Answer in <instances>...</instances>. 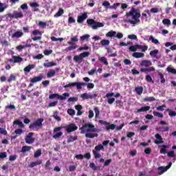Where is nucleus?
<instances>
[{
	"instance_id": "0eeeda50",
	"label": "nucleus",
	"mask_w": 176,
	"mask_h": 176,
	"mask_svg": "<svg viewBox=\"0 0 176 176\" xmlns=\"http://www.w3.org/2000/svg\"><path fill=\"white\" fill-rule=\"evenodd\" d=\"M43 118H38L30 125L29 129H32V130H39V129L43 126Z\"/></svg>"
},
{
	"instance_id": "5fc2aeb1",
	"label": "nucleus",
	"mask_w": 176,
	"mask_h": 176,
	"mask_svg": "<svg viewBox=\"0 0 176 176\" xmlns=\"http://www.w3.org/2000/svg\"><path fill=\"white\" fill-rule=\"evenodd\" d=\"M111 162L112 159L106 160L103 165V167H108V166H109V164H111Z\"/></svg>"
},
{
	"instance_id": "e433bc0d",
	"label": "nucleus",
	"mask_w": 176,
	"mask_h": 176,
	"mask_svg": "<svg viewBox=\"0 0 176 176\" xmlns=\"http://www.w3.org/2000/svg\"><path fill=\"white\" fill-rule=\"evenodd\" d=\"M64 14V9L60 8L57 13L54 15V17H60V16H63Z\"/></svg>"
},
{
	"instance_id": "864d4df0",
	"label": "nucleus",
	"mask_w": 176,
	"mask_h": 176,
	"mask_svg": "<svg viewBox=\"0 0 176 176\" xmlns=\"http://www.w3.org/2000/svg\"><path fill=\"white\" fill-rule=\"evenodd\" d=\"M89 38H90V36L89 34H85L80 36V41H82V42H85V41H87Z\"/></svg>"
},
{
	"instance_id": "412c9836",
	"label": "nucleus",
	"mask_w": 176,
	"mask_h": 176,
	"mask_svg": "<svg viewBox=\"0 0 176 176\" xmlns=\"http://www.w3.org/2000/svg\"><path fill=\"white\" fill-rule=\"evenodd\" d=\"M34 68H35V65H29L23 69V71L26 74H30L31 69H34Z\"/></svg>"
},
{
	"instance_id": "f3484780",
	"label": "nucleus",
	"mask_w": 176,
	"mask_h": 176,
	"mask_svg": "<svg viewBox=\"0 0 176 176\" xmlns=\"http://www.w3.org/2000/svg\"><path fill=\"white\" fill-rule=\"evenodd\" d=\"M155 137L157 140L154 141V144H156L157 145H159L160 144H163V142H164L163 138H162L160 134L156 133L155 135Z\"/></svg>"
},
{
	"instance_id": "f8f14e48",
	"label": "nucleus",
	"mask_w": 176,
	"mask_h": 176,
	"mask_svg": "<svg viewBox=\"0 0 176 176\" xmlns=\"http://www.w3.org/2000/svg\"><path fill=\"white\" fill-rule=\"evenodd\" d=\"M171 166H173V162H169L168 164L164 167V166H160L157 168L158 170V175H162V174H164L167 170H168Z\"/></svg>"
},
{
	"instance_id": "69168bd1",
	"label": "nucleus",
	"mask_w": 176,
	"mask_h": 176,
	"mask_svg": "<svg viewBox=\"0 0 176 176\" xmlns=\"http://www.w3.org/2000/svg\"><path fill=\"white\" fill-rule=\"evenodd\" d=\"M146 80L150 83H153V79H152V77L150 75L146 76Z\"/></svg>"
},
{
	"instance_id": "c756f323",
	"label": "nucleus",
	"mask_w": 176,
	"mask_h": 176,
	"mask_svg": "<svg viewBox=\"0 0 176 176\" xmlns=\"http://www.w3.org/2000/svg\"><path fill=\"white\" fill-rule=\"evenodd\" d=\"M135 91L138 96H141L144 91V87H136L135 88Z\"/></svg>"
},
{
	"instance_id": "7ed1b4c3",
	"label": "nucleus",
	"mask_w": 176,
	"mask_h": 176,
	"mask_svg": "<svg viewBox=\"0 0 176 176\" xmlns=\"http://www.w3.org/2000/svg\"><path fill=\"white\" fill-rule=\"evenodd\" d=\"M140 67H144V68L140 69V72H144V74H149V72H155V67H151L152 61L150 60H142L140 64Z\"/></svg>"
},
{
	"instance_id": "4468645a",
	"label": "nucleus",
	"mask_w": 176,
	"mask_h": 176,
	"mask_svg": "<svg viewBox=\"0 0 176 176\" xmlns=\"http://www.w3.org/2000/svg\"><path fill=\"white\" fill-rule=\"evenodd\" d=\"M8 17H10V19H23L24 14L21 12H14L13 14H8Z\"/></svg>"
},
{
	"instance_id": "dca6fc26",
	"label": "nucleus",
	"mask_w": 176,
	"mask_h": 176,
	"mask_svg": "<svg viewBox=\"0 0 176 176\" xmlns=\"http://www.w3.org/2000/svg\"><path fill=\"white\" fill-rule=\"evenodd\" d=\"M86 19H87V13L84 12L83 14L78 16L77 23H78L79 24H82V23H83V21H85Z\"/></svg>"
},
{
	"instance_id": "bf43d9fd",
	"label": "nucleus",
	"mask_w": 176,
	"mask_h": 176,
	"mask_svg": "<svg viewBox=\"0 0 176 176\" xmlns=\"http://www.w3.org/2000/svg\"><path fill=\"white\" fill-rule=\"evenodd\" d=\"M120 6V3H116L113 6H109V9H115V10H116L118 8V6Z\"/></svg>"
},
{
	"instance_id": "338daca9",
	"label": "nucleus",
	"mask_w": 176,
	"mask_h": 176,
	"mask_svg": "<svg viewBox=\"0 0 176 176\" xmlns=\"http://www.w3.org/2000/svg\"><path fill=\"white\" fill-rule=\"evenodd\" d=\"M102 6H104L106 9H108L109 8V6H111V3H109V1H104L102 3Z\"/></svg>"
},
{
	"instance_id": "e2e57ef3",
	"label": "nucleus",
	"mask_w": 176,
	"mask_h": 176,
	"mask_svg": "<svg viewBox=\"0 0 176 176\" xmlns=\"http://www.w3.org/2000/svg\"><path fill=\"white\" fill-rule=\"evenodd\" d=\"M32 35H42V32L39 31V30H34L33 32H32Z\"/></svg>"
},
{
	"instance_id": "bb28decb",
	"label": "nucleus",
	"mask_w": 176,
	"mask_h": 176,
	"mask_svg": "<svg viewBox=\"0 0 176 176\" xmlns=\"http://www.w3.org/2000/svg\"><path fill=\"white\" fill-rule=\"evenodd\" d=\"M78 140V135H69L67 138V142L68 144L71 143V142H74V141H76Z\"/></svg>"
},
{
	"instance_id": "774afa93",
	"label": "nucleus",
	"mask_w": 176,
	"mask_h": 176,
	"mask_svg": "<svg viewBox=\"0 0 176 176\" xmlns=\"http://www.w3.org/2000/svg\"><path fill=\"white\" fill-rule=\"evenodd\" d=\"M89 167H90V168H92L94 171H96V170H97V166H96V164H94V162L90 163Z\"/></svg>"
},
{
	"instance_id": "c03bdc74",
	"label": "nucleus",
	"mask_w": 176,
	"mask_h": 176,
	"mask_svg": "<svg viewBox=\"0 0 176 176\" xmlns=\"http://www.w3.org/2000/svg\"><path fill=\"white\" fill-rule=\"evenodd\" d=\"M51 41H52V42H57L58 41L60 42H63V41H64V38H56L55 36H52Z\"/></svg>"
},
{
	"instance_id": "20e7f679",
	"label": "nucleus",
	"mask_w": 176,
	"mask_h": 176,
	"mask_svg": "<svg viewBox=\"0 0 176 176\" xmlns=\"http://www.w3.org/2000/svg\"><path fill=\"white\" fill-rule=\"evenodd\" d=\"M76 87L77 90H82V86H87V89H94V84L91 82L86 83V82H71L68 85H65L63 87L65 89H68V87Z\"/></svg>"
},
{
	"instance_id": "c85d7f7f",
	"label": "nucleus",
	"mask_w": 176,
	"mask_h": 176,
	"mask_svg": "<svg viewBox=\"0 0 176 176\" xmlns=\"http://www.w3.org/2000/svg\"><path fill=\"white\" fill-rule=\"evenodd\" d=\"M42 163V160H38L36 162H32L29 164L30 168H33L35 166H39Z\"/></svg>"
},
{
	"instance_id": "052dcab7",
	"label": "nucleus",
	"mask_w": 176,
	"mask_h": 176,
	"mask_svg": "<svg viewBox=\"0 0 176 176\" xmlns=\"http://www.w3.org/2000/svg\"><path fill=\"white\" fill-rule=\"evenodd\" d=\"M67 101H68V102H76V101H78V98L70 97Z\"/></svg>"
},
{
	"instance_id": "79ce46f5",
	"label": "nucleus",
	"mask_w": 176,
	"mask_h": 176,
	"mask_svg": "<svg viewBox=\"0 0 176 176\" xmlns=\"http://www.w3.org/2000/svg\"><path fill=\"white\" fill-rule=\"evenodd\" d=\"M53 118H54V119H56V120H58V122H60V120H61V118H60V116H58V111H54Z\"/></svg>"
},
{
	"instance_id": "1a4fd4ad",
	"label": "nucleus",
	"mask_w": 176,
	"mask_h": 176,
	"mask_svg": "<svg viewBox=\"0 0 176 176\" xmlns=\"http://www.w3.org/2000/svg\"><path fill=\"white\" fill-rule=\"evenodd\" d=\"M67 97H69V93L65 92L63 94V96L59 95L58 94H52L49 96L50 100L57 98L58 100H60V101L67 100Z\"/></svg>"
},
{
	"instance_id": "4be33fe9",
	"label": "nucleus",
	"mask_w": 176,
	"mask_h": 176,
	"mask_svg": "<svg viewBox=\"0 0 176 176\" xmlns=\"http://www.w3.org/2000/svg\"><path fill=\"white\" fill-rule=\"evenodd\" d=\"M42 79H43V76L34 77L30 80V83H36V82H41Z\"/></svg>"
},
{
	"instance_id": "cd10ccee",
	"label": "nucleus",
	"mask_w": 176,
	"mask_h": 176,
	"mask_svg": "<svg viewBox=\"0 0 176 176\" xmlns=\"http://www.w3.org/2000/svg\"><path fill=\"white\" fill-rule=\"evenodd\" d=\"M151 109V106H144L137 110V112L140 113V112H146Z\"/></svg>"
},
{
	"instance_id": "473e14b6",
	"label": "nucleus",
	"mask_w": 176,
	"mask_h": 176,
	"mask_svg": "<svg viewBox=\"0 0 176 176\" xmlns=\"http://www.w3.org/2000/svg\"><path fill=\"white\" fill-rule=\"evenodd\" d=\"M7 8H9L8 5H5L2 3H0V13L5 12V9H7Z\"/></svg>"
},
{
	"instance_id": "3c124183",
	"label": "nucleus",
	"mask_w": 176,
	"mask_h": 176,
	"mask_svg": "<svg viewBox=\"0 0 176 176\" xmlns=\"http://www.w3.org/2000/svg\"><path fill=\"white\" fill-rule=\"evenodd\" d=\"M42 155V150L38 149L35 153H34V157L38 158L39 156Z\"/></svg>"
},
{
	"instance_id": "ea45409f",
	"label": "nucleus",
	"mask_w": 176,
	"mask_h": 176,
	"mask_svg": "<svg viewBox=\"0 0 176 176\" xmlns=\"http://www.w3.org/2000/svg\"><path fill=\"white\" fill-rule=\"evenodd\" d=\"M167 148H168V146L162 145L160 150V153H163L164 155H166V153H167Z\"/></svg>"
},
{
	"instance_id": "7c9ffc66",
	"label": "nucleus",
	"mask_w": 176,
	"mask_h": 176,
	"mask_svg": "<svg viewBox=\"0 0 176 176\" xmlns=\"http://www.w3.org/2000/svg\"><path fill=\"white\" fill-rule=\"evenodd\" d=\"M116 127V125L109 122V124L106 125V130L107 131H109L110 130H115Z\"/></svg>"
},
{
	"instance_id": "de8ad7c7",
	"label": "nucleus",
	"mask_w": 176,
	"mask_h": 176,
	"mask_svg": "<svg viewBox=\"0 0 176 176\" xmlns=\"http://www.w3.org/2000/svg\"><path fill=\"white\" fill-rule=\"evenodd\" d=\"M153 115H154V116H157V118H164V116L163 113L157 111H153Z\"/></svg>"
},
{
	"instance_id": "f257e3e1",
	"label": "nucleus",
	"mask_w": 176,
	"mask_h": 176,
	"mask_svg": "<svg viewBox=\"0 0 176 176\" xmlns=\"http://www.w3.org/2000/svg\"><path fill=\"white\" fill-rule=\"evenodd\" d=\"M80 134H85V137L87 138H94V137H98V133H97L98 130L96 126L90 123L87 122L80 128Z\"/></svg>"
},
{
	"instance_id": "aec40b11",
	"label": "nucleus",
	"mask_w": 176,
	"mask_h": 176,
	"mask_svg": "<svg viewBox=\"0 0 176 176\" xmlns=\"http://www.w3.org/2000/svg\"><path fill=\"white\" fill-rule=\"evenodd\" d=\"M157 131H162V133L169 131L170 128L168 126H158L155 129Z\"/></svg>"
},
{
	"instance_id": "72a5a7b5",
	"label": "nucleus",
	"mask_w": 176,
	"mask_h": 176,
	"mask_svg": "<svg viewBox=\"0 0 176 176\" xmlns=\"http://www.w3.org/2000/svg\"><path fill=\"white\" fill-rule=\"evenodd\" d=\"M32 148V146H24L22 147L21 148V152H23V153L25 152H28L30 151H31V149Z\"/></svg>"
},
{
	"instance_id": "a878e982",
	"label": "nucleus",
	"mask_w": 176,
	"mask_h": 176,
	"mask_svg": "<svg viewBox=\"0 0 176 176\" xmlns=\"http://www.w3.org/2000/svg\"><path fill=\"white\" fill-rule=\"evenodd\" d=\"M133 57L135 58H142V57H144L145 54L142 52H134L132 54Z\"/></svg>"
},
{
	"instance_id": "9d476101",
	"label": "nucleus",
	"mask_w": 176,
	"mask_h": 176,
	"mask_svg": "<svg viewBox=\"0 0 176 176\" xmlns=\"http://www.w3.org/2000/svg\"><path fill=\"white\" fill-rule=\"evenodd\" d=\"M87 23L88 25H92L93 30H97L98 28H100V27H103L104 23H100V22H96L94 19H87Z\"/></svg>"
},
{
	"instance_id": "37998d69",
	"label": "nucleus",
	"mask_w": 176,
	"mask_h": 176,
	"mask_svg": "<svg viewBox=\"0 0 176 176\" xmlns=\"http://www.w3.org/2000/svg\"><path fill=\"white\" fill-rule=\"evenodd\" d=\"M116 36V32L110 31L108 33H107L106 36H108L109 38H112L113 36Z\"/></svg>"
},
{
	"instance_id": "2eb2a0df",
	"label": "nucleus",
	"mask_w": 176,
	"mask_h": 176,
	"mask_svg": "<svg viewBox=\"0 0 176 176\" xmlns=\"http://www.w3.org/2000/svg\"><path fill=\"white\" fill-rule=\"evenodd\" d=\"M8 61H9V63L20 64V63L23 61V58L20 56H12V58L8 59Z\"/></svg>"
},
{
	"instance_id": "58836bf2",
	"label": "nucleus",
	"mask_w": 176,
	"mask_h": 176,
	"mask_svg": "<svg viewBox=\"0 0 176 176\" xmlns=\"http://www.w3.org/2000/svg\"><path fill=\"white\" fill-rule=\"evenodd\" d=\"M144 101L148 102H152V101H156V98L153 96H150L147 98H144Z\"/></svg>"
},
{
	"instance_id": "f704fd0d",
	"label": "nucleus",
	"mask_w": 176,
	"mask_h": 176,
	"mask_svg": "<svg viewBox=\"0 0 176 176\" xmlns=\"http://www.w3.org/2000/svg\"><path fill=\"white\" fill-rule=\"evenodd\" d=\"M51 164L52 163L50 160L47 161L45 166V170H48L49 171H50V170H53V168L50 166Z\"/></svg>"
},
{
	"instance_id": "09e8293b",
	"label": "nucleus",
	"mask_w": 176,
	"mask_h": 176,
	"mask_svg": "<svg viewBox=\"0 0 176 176\" xmlns=\"http://www.w3.org/2000/svg\"><path fill=\"white\" fill-rule=\"evenodd\" d=\"M14 124H17L18 126H20V127H24V124H23V122L16 120L14 121Z\"/></svg>"
},
{
	"instance_id": "49530a36",
	"label": "nucleus",
	"mask_w": 176,
	"mask_h": 176,
	"mask_svg": "<svg viewBox=\"0 0 176 176\" xmlns=\"http://www.w3.org/2000/svg\"><path fill=\"white\" fill-rule=\"evenodd\" d=\"M159 53V50H154L153 51L150 52V56L151 57H156L157 54Z\"/></svg>"
},
{
	"instance_id": "39448f33",
	"label": "nucleus",
	"mask_w": 176,
	"mask_h": 176,
	"mask_svg": "<svg viewBox=\"0 0 176 176\" xmlns=\"http://www.w3.org/2000/svg\"><path fill=\"white\" fill-rule=\"evenodd\" d=\"M63 129H65L67 133H72L78 130V126H76L75 123H71L67 126H61L59 127H56L54 129V133H58V131H60V130H63Z\"/></svg>"
},
{
	"instance_id": "6e6552de",
	"label": "nucleus",
	"mask_w": 176,
	"mask_h": 176,
	"mask_svg": "<svg viewBox=\"0 0 176 176\" xmlns=\"http://www.w3.org/2000/svg\"><path fill=\"white\" fill-rule=\"evenodd\" d=\"M89 56H90V52H82L79 55L74 56L73 60L75 61V63H78V64H80V63L83 61V58H85V57H89Z\"/></svg>"
},
{
	"instance_id": "c9c22d12",
	"label": "nucleus",
	"mask_w": 176,
	"mask_h": 176,
	"mask_svg": "<svg viewBox=\"0 0 176 176\" xmlns=\"http://www.w3.org/2000/svg\"><path fill=\"white\" fill-rule=\"evenodd\" d=\"M162 23L164 25H167L168 27H169V25H171V21H170V19H164L162 20Z\"/></svg>"
},
{
	"instance_id": "680f3d73",
	"label": "nucleus",
	"mask_w": 176,
	"mask_h": 176,
	"mask_svg": "<svg viewBox=\"0 0 176 176\" xmlns=\"http://www.w3.org/2000/svg\"><path fill=\"white\" fill-rule=\"evenodd\" d=\"M67 113L69 115H70V116H74L75 115L76 112H75V110H74L72 109H69L67 110Z\"/></svg>"
},
{
	"instance_id": "a19ab883",
	"label": "nucleus",
	"mask_w": 176,
	"mask_h": 176,
	"mask_svg": "<svg viewBox=\"0 0 176 176\" xmlns=\"http://www.w3.org/2000/svg\"><path fill=\"white\" fill-rule=\"evenodd\" d=\"M166 71L168 72L170 74H173L174 75H175L176 74V69L171 67H168L166 68Z\"/></svg>"
},
{
	"instance_id": "6ab92c4d",
	"label": "nucleus",
	"mask_w": 176,
	"mask_h": 176,
	"mask_svg": "<svg viewBox=\"0 0 176 176\" xmlns=\"http://www.w3.org/2000/svg\"><path fill=\"white\" fill-rule=\"evenodd\" d=\"M58 71H60V68H56L55 70H50L47 74V78L54 76V75H56V72H58Z\"/></svg>"
},
{
	"instance_id": "a18cd8bd",
	"label": "nucleus",
	"mask_w": 176,
	"mask_h": 176,
	"mask_svg": "<svg viewBox=\"0 0 176 176\" xmlns=\"http://www.w3.org/2000/svg\"><path fill=\"white\" fill-rule=\"evenodd\" d=\"M100 43L101 45H102V46H108V45H109L111 42L109 41V40L103 39L100 41Z\"/></svg>"
},
{
	"instance_id": "b1692460",
	"label": "nucleus",
	"mask_w": 176,
	"mask_h": 176,
	"mask_svg": "<svg viewBox=\"0 0 176 176\" xmlns=\"http://www.w3.org/2000/svg\"><path fill=\"white\" fill-rule=\"evenodd\" d=\"M30 8H34V12H39V3L37 2H33L30 3Z\"/></svg>"
},
{
	"instance_id": "603ef678",
	"label": "nucleus",
	"mask_w": 176,
	"mask_h": 176,
	"mask_svg": "<svg viewBox=\"0 0 176 176\" xmlns=\"http://www.w3.org/2000/svg\"><path fill=\"white\" fill-rule=\"evenodd\" d=\"M92 153L95 159H100V157H101V154H100L98 151H92Z\"/></svg>"
},
{
	"instance_id": "6e6d98bb",
	"label": "nucleus",
	"mask_w": 176,
	"mask_h": 176,
	"mask_svg": "<svg viewBox=\"0 0 176 176\" xmlns=\"http://www.w3.org/2000/svg\"><path fill=\"white\" fill-rule=\"evenodd\" d=\"M14 80H16V76H14V74H10V78L8 80V82L10 83V82H13Z\"/></svg>"
},
{
	"instance_id": "423d86ee",
	"label": "nucleus",
	"mask_w": 176,
	"mask_h": 176,
	"mask_svg": "<svg viewBox=\"0 0 176 176\" xmlns=\"http://www.w3.org/2000/svg\"><path fill=\"white\" fill-rule=\"evenodd\" d=\"M79 39H78V36H75L74 37L71 38V41H68V45H71V46L67 47L66 48L67 52H71V50H75V49H77L78 45H75V43H78Z\"/></svg>"
},
{
	"instance_id": "a211bd4d",
	"label": "nucleus",
	"mask_w": 176,
	"mask_h": 176,
	"mask_svg": "<svg viewBox=\"0 0 176 176\" xmlns=\"http://www.w3.org/2000/svg\"><path fill=\"white\" fill-rule=\"evenodd\" d=\"M23 35H24V33L23 32L16 31L12 34L11 38H12V39H14V38H21Z\"/></svg>"
},
{
	"instance_id": "13d9d810",
	"label": "nucleus",
	"mask_w": 176,
	"mask_h": 176,
	"mask_svg": "<svg viewBox=\"0 0 176 176\" xmlns=\"http://www.w3.org/2000/svg\"><path fill=\"white\" fill-rule=\"evenodd\" d=\"M166 111V112H169V116H170L171 118L173 116H176L175 111H173L170 109H167Z\"/></svg>"
},
{
	"instance_id": "f03ea898",
	"label": "nucleus",
	"mask_w": 176,
	"mask_h": 176,
	"mask_svg": "<svg viewBox=\"0 0 176 176\" xmlns=\"http://www.w3.org/2000/svg\"><path fill=\"white\" fill-rule=\"evenodd\" d=\"M126 16L127 17L132 16L133 20L129 19L128 21V23H130V24L135 25V24H138V23L141 22L140 20V17H141V12H140V11L137 12V10L134 8H132L129 12H126Z\"/></svg>"
},
{
	"instance_id": "9b49d317",
	"label": "nucleus",
	"mask_w": 176,
	"mask_h": 176,
	"mask_svg": "<svg viewBox=\"0 0 176 176\" xmlns=\"http://www.w3.org/2000/svg\"><path fill=\"white\" fill-rule=\"evenodd\" d=\"M97 97H98L97 91L94 92L91 95H89L87 93H85L81 95V98H82V100H89V98L90 100H93L94 98H97Z\"/></svg>"
},
{
	"instance_id": "4c0bfd02",
	"label": "nucleus",
	"mask_w": 176,
	"mask_h": 176,
	"mask_svg": "<svg viewBox=\"0 0 176 176\" xmlns=\"http://www.w3.org/2000/svg\"><path fill=\"white\" fill-rule=\"evenodd\" d=\"M149 41H151L153 43H155V45H160V42L159 40L155 38V37H153V36H151L149 37Z\"/></svg>"
},
{
	"instance_id": "8fccbe9b",
	"label": "nucleus",
	"mask_w": 176,
	"mask_h": 176,
	"mask_svg": "<svg viewBox=\"0 0 176 176\" xmlns=\"http://www.w3.org/2000/svg\"><path fill=\"white\" fill-rule=\"evenodd\" d=\"M99 60L101 63H103V64H104V65H108V61L107 60V58L105 57H100L99 58Z\"/></svg>"
},
{
	"instance_id": "2f4dec72",
	"label": "nucleus",
	"mask_w": 176,
	"mask_h": 176,
	"mask_svg": "<svg viewBox=\"0 0 176 176\" xmlns=\"http://www.w3.org/2000/svg\"><path fill=\"white\" fill-rule=\"evenodd\" d=\"M100 151H104V146H102V144H98V146H96L92 152H100Z\"/></svg>"
},
{
	"instance_id": "393cba45",
	"label": "nucleus",
	"mask_w": 176,
	"mask_h": 176,
	"mask_svg": "<svg viewBox=\"0 0 176 176\" xmlns=\"http://www.w3.org/2000/svg\"><path fill=\"white\" fill-rule=\"evenodd\" d=\"M130 52H137V49H142V45H135L129 47Z\"/></svg>"
},
{
	"instance_id": "0e129e2a",
	"label": "nucleus",
	"mask_w": 176,
	"mask_h": 176,
	"mask_svg": "<svg viewBox=\"0 0 176 176\" xmlns=\"http://www.w3.org/2000/svg\"><path fill=\"white\" fill-rule=\"evenodd\" d=\"M61 135H63V132L60 131V132H58L56 133H55L54 135H53V138H60V137H61Z\"/></svg>"
},
{
	"instance_id": "5701e85b",
	"label": "nucleus",
	"mask_w": 176,
	"mask_h": 176,
	"mask_svg": "<svg viewBox=\"0 0 176 176\" xmlns=\"http://www.w3.org/2000/svg\"><path fill=\"white\" fill-rule=\"evenodd\" d=\"M57 65V63L56 62H48L43 63V67L45 68H50L52 67H56Z\"/></svg>"
},
{
	"instance_id": "4d7b16f0",
	"label": "nucleus",
	"mask_w": 176,
	"mask_h": 176,
	"mask_svg": "<svg viewBox=\"0 0 176 176\" xmlns=\"http://www.w3.org/2000/svg\"><path fill=\"white\" fill-rule=\"evenodd\" d=\"M38 25L41 28H45L46 25H47V23H46V22L39 21Z\"/></svg>"
},
{
	"instance_id": "ddd939ff",
	"label": "nucleus",
	"mask_w": 176,
	"mask_h": 176,
	"mask_svg": "<svg viewBox=\"0 0 176 176\" xmlns=\"http://www.w3.org/2000/svg\"><path fill=\"white\" fill-rule=\"evenodd\" d=\"M34 135V133L30 132L25 138V141L26 144H34L35 142V139L34 138H32Z\"/></svg>"
}]
</instances>
